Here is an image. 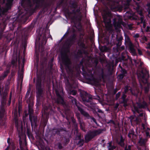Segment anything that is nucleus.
<instances>
[{
  "label": "nucleus",
  "mask_w": 150,
  "mask_h": 150,
  "mask_svg": "<svg viewBox=\"0 0 150 150\" xmlns=\"http://www.w3.org/2000/svg\"><path fill=\"white\" fill-rule=\"evenodd\" d=\"M125 15L128 19L131 20H135L137 19V16L134 14L131 10L127 11Z\"/></svg>",
  "instance_id": "24"
},
{
  "label": "nucleus",
  "mask_w": 150,
  "mask_h": 150,
  "mask_svg": "<svg viewBox=\"0 0 150 150\" xmlns=\"http://www.w3.org/2000/svg\"><path fill=\"white\" fill-rule=\"evenodd\" d=\"M84 143V140L83 139H81L80 140H79L78 143H77V144L79 145L81 147L82 146Z\"/></svg>",
  "instance_id": "38"
},
{
  "label": "nucleus",
  "mask_w": 150,
  "mask_h": 150,
  "mask_svg": "<svg viewBox=\"0 0 150 150\" xmlns=\"http://www.w3.org/2000/svg\"><path fill=\"white\" fill-rule=\"evenodd\" d=\"M69 139L67 138H65L64 142V145H67L69 142Z\"/></svg>",
  "instance_id": "49"
},
{
  "label": "nucleus",
  "mask_w": 150,
  "mask_h": 150,
  "mask_svg": "<svg viewBox=\"0 0 150 150\" xmlns=\"http://www.w3.org/2000/svg\"><path fill=\"white\" fill-rule=\"evenodd\" d=\"M12 4L7 2L6 4V8L0 6V17H2L6 15V13L11 8Z\"/></svg>",
  "instance_id": "18"
},
{
  "label": "nucleus",
  "mask_w": 150,
  "mask_h": 150,
  "mask_svg": "<svg viewBox=\"0 0 150 150\" xmlns=\"http://www.w3.org/2000/svg\"><path fill=\"white\" fill-rule=\"evenodd\" d=\"M13 122L15 123L16 128L17 130H18L20 128V125L19 124V121L17 116V111H15L14 113V117L13 120Z\"/></svg>",
  "instance_id": "27"
},
{
  "label": "nucleus",
  "mask_w": 150,
  "mask_h": 150,
  "mask_svg": "<svg viewBox=\"0 0 150 150\" xmlns=\"http://www.w3.org/2000/svg\"><path fill=\"white\" fill-rule=\"evenodd\" d=\"M52 135L55 136L57 135L59 136H62V134L63 132H66V129L65 128L61 127L60 128L54 127L51 130Z\"/></svg>",
  "instance_id": "17"
},
{
  "label": "nucleus",
  "mask_w": 150,
  "mask_h": 150,
  "mask_svg": "<svg viewBox=\"0 0 150 150\" xmlns=\"http://www.w3.org/2000/svg\"><path fill=\"white\" fill-rule=\"evenodd\" d=\"M133 37L135 38H138L139 37V33H136L134 35Z\"/></svg>",
  "instance_id": "62"
},
{
  "label": "nucleus",
  "mask_w": 150,
  "mask_h": 150,
  "mask_svg": "<svg viewBox=\"0 0 150 150\" xmlns=\"http://www.w3.org/2000/svg\"><path fill=\"white\" fill-rule=\"evenodd\" d=\"M121 94V92H119L117 93L116 94L115 99L116 100H117L120 97Z\"/></svg>",
  "instance_id": "46"
},
{
  "label": "nucleus",
  "mask_w": 150,
  "mask_h": 150,
  "mask_svg": "<svg viewBox=\"0 0 150 150\" xmlns=\"http://www.w3.org/2000/svg\"><path fill=\"white\" fill-rule=\"evenodd\" d=\"M137 106L134 107V110L138 113H139L142 111V108H145L147 107L148 105L146 102L143 101L142 103H137Z\"/></svg>",
  "instance_id": "13"
},
{
  "label": "nucleus",
  "mask_w": 150,
  "mask_h": 150,
  "mask_svg": "<svg viewBox=\"0 0 150 150\" xmlns=\"http://www.w3.org/2000/svg\"><path fill=\"white\" fill-rule=\"evenodd\" d=\"M52 64H51L50 65V70L48 72V74L49 75H52Z\"/></svg>",
  "instance_id": "52"
},
{
  "label": "nucleus",
  "mask_w": 150,
  "mask_h": 150,
  "mask_svg": "<svg viewBox=\"0 0 150 150\" xmlns=\"http://www.w3.org/2000/svg\"><path fill=\"white\" fill-rule=\"evenodd\" d=\"M127 41L125 40V42L128 44L129 52L132 54V55L137 56V53L136 50L134 48V45L131 41L129 37H127Z\"/></svg>",
  "instance_id": "16"
},
{
  "label": "nucleus",
  "mask_w": 150,
  "mask_h": 150,
  "mask_svg": "<svg viewBox=\"0 0 150 150\" xmlns=\"http://www.w3.org/2000/svg\"><path fill=\"white\" fill-rule=\"evenodd\" d=\"M103 131V129H98L88 132L85 136V139L86 143H88L94 137L102 133Z\"/></svg>",
  "instance_id": "9"
},
{
  "label": "nucleus",
  "mask_w": 150,
  "mask_h": 150,
  "mask_svg": "<svg viewBox=\"0 0 150 150\" xmlns=\"http://www.w3.org/2000/svg\"><path fill=\"white\" fill-rule=\"evenodd\" d=\"M64 0H61L60 1L57 3L58 6H61L64 3Z\"/></svg>",
  "instance_id": "54"
},
{
  "label": "nucleus",
  "mask_w": 150,
  "mask_h": 150,
  "mask_svg": "<svg viewBox=\"0 0 150 150\" xmlns=\"http://www.w3.org/2000/svg\"><path fill=\"white\" fill-rule=\"evenodd\" d=\"M117 42L116 43V45L117 47H120L122 45V42L117 40Z\"/></svg>",
  "instance_id": "55"
},
{
  "label": "nucleus",
  "mask_w": 150,
  "mask_h": 150,
  "mask_svg": "<svg viewBox=\"0 0 150 150\" xmlns=\"http://www.w3.org/2000/svg\"><path fill=\"white\" fill-rule=\"evenodd\" d=\"M112 142H110L108 143V146L107 147L108 149V150H114L116 148V146L114 145H112Z\"/></svg>",
  "instance_id": "30"
},
{
  "label": "nucleus",
  "mask_w": 150,
  "mask_h": 150,
  "mask_svg": "<svg viewBox=\"0 0 150 150\" xmlns=\"http://www.w3.org/2000/svg\"><path fill=\"white\" fill-rule=\"evenodd\" d=\"M133 130H131L129 131L128 133V136L129 138H131V135H132L133 137L134 136H136V135L135 134Z\"/></svg>",
  "instance_id": "34"
},
{
  "label": "nucleus",
  "mask_w": 150,
  "mask_h": 150,
  "mask_svg": "<svg viewBox=\"0 0 150 150\" xmlns=\"http://www.w3.org/2000/svg\"><path fill=\"white\" fill-rule=\"evenodd\" d=\"M124 150H131V146L129 145L127 147V145H126L125 147Z\"/></svg>",
  "instance_id": "51"
},
{
  "label": "nucleus",
  "mask_w": 150,
  "mask_h": 150,
  "mask_svg": "<svg viewBox=\"0 0 150 150\" xmlns=\"http://www.w3.org/2000/svg\"><path fill=\"white\" fill-rule=\"evenodd\" d=\"M27 127V134H29V133H31V129L30 127H28V125H26Z\"/></svg>",
  "instance_id": "48"
},
{
  "label": "nucleus",
  "mask_w": 150,
  "mask_h": 150,
  "mask_svg": "<svg viewBox=\"0 0 150 150\" xmlns=\"http://www.w3.org/2000/svg\"><path fill=\"white\" fill-rule=\"evenodd\" d=\"M103 22L106 26L110 27L111 21L110 18H108L106 15L103 17Z\"/></svg>",
  "instance_id": "26"
},
{
  "label": "nucleus",
  "mask_w": 150,
  "mask_h": 150,
  "mask_svg": "<svg viewBox=\"0 0 150 150\" xmlns=\"http://www.w3.org/2000/svg\"><path fill=\"white\" fill-rule=\"evenodd\" d=\"M144 16H142V17H141L140 18V20L141 21L140 23H143L146 22V20L144 19Z\"/></svg>",
  "instance_id": "43"
},
{
  "label": "nucleus",
  "mask_w": 150,
  "mask_h": 150,
  "mask_svg": "<svg viewBox=\"0 0 150 150\" xmlns=\"http://www.w3.org/2000/svg\"><path fill=\"white\" fill-rule=\"evenodd\" d=\"M127 54L123 53H122L121 56L116 59V62L117 63L118 62H125V63L127 64L128 60V58L126 57Z\"/></svg>",
  "instance_id": "23"
},
{
  "label": "nucleus",
  "mask_w": 150,
  "mask_h": 150,
  "mask_svg": "<svg viewBox=\"0 0 150 150\" xmlns=\"http://www.w3.org/2000/svg\"><path fill=\"white\" fill-rule=\"evenodd\" d=\"M108 123H112L113 124H115V122L113 120H111L108 122Z\"/></svg>",
  "instance_id": "63"
},
{
  "label": "nucleus",
  "mask_w": 150,
  "mask_h": 150,
  "mask_svg": "<svg viewBox=\"0 0 150 150\" xmlns=\"http://www.w3.org/2000/svg\"><path fill=\"white\" fill-rule=\"evenodd\" d=\"M50 104H49L48 105H46L44 107V111L42 114V117L45 119L44 125L45 126L46 125L47 121L48 119L49 115H53L54 113V107L53 108Z\"/></svg>",
  "instance_id": "6"
},
{
  "label": "nucleus",
  "mask_w": 150,
  "mask_h": 150,
  "mask_svg": "<svg viewBox=\"0 0 150 150\" xmlns=\"http://www.w3.org/2000/svg\"><path fill=\"white\" fill-rule=\"evenodd\" d=\"M76 139L77 140H80L81 139V135L80 134H79V133L78 134H76Z\"/></svg>",
  "instance_id": "50"
},
{
  "label": "nucleus",
  "mask_w": 150,
  "mask_h": 150,
  "mask_svg": "<svg viewBox=\"0 0 150 150\" xmlns=\"http://www.w3.org/2000/svg\"><path fill=\"white\" fill-rule=\"evenodd\" d=\"M121 70V72L122 74L125 75V76H126V75L127 74V71L126 69H125L122 68V67H120Z\"/></svg>",
  "instance_id": "37"
},
{
  "label": "nucleus",
  "mask_w": 150,
  "mask_h": 150,
  "mask_svg": "<svg viewBox=\"0 0 150 150\" xmlns=\"http://www.w3.org/2000/svg\"><path fill=\"white\" fill-rule=\"evenodd\" d=\"M77 118L79 120V124L80 125V128L83 131H85V123H84L83 121L82 120L80 117H79L78 116L77 117Z\"/></svg>",
  "instance_id": "29"
},
{
  "label": "nucleus",
  "mask_w": 150,
  "mask_h": 150,
  "mask_svg": "<svg viewBox=\"0 0 150 150\" xmlns=\"http://www.w3.org/2000/svg\"><path fill=\"white\" fill-rule=\"evenodd\" d=\"M135 116H133L131 115L129 117V118L130 119V122H132V121H133V120H134L135 121H137V118H136L135 120H134V119L135 118Z\"/></svg>",
  "instance_id": "45"
},
{
  "label": "nucleus",
  "mask_w": 150,
  "mask_h": 150,
  "mask_svg": "<svg viewBox=\"0 0 150 150\" xmlns=\"http://www.w3.org/2000/svg\"><path fill=\"white\" fill-rule=\"evenodd\" d=\"M77 42H78L77 44L79 49L85 50L87 49V47L84 43L85 41L83 37L80 38L77 41Z\"/></svg>",
  "instance_id": "20"
},
{
  "label": "nucleus",
  "mask_w": 150,
  "mask_h": 150,
  "mask_svg": "<svg viewBox=\"0 0 150 150\" xmlns=\"http://www.w3.org/2000/svg\"><path fill=\"white\" fill-rule=\"evenodd\" d=\"M81 69L83 71L82 74L86 79L90 82L95 81V79L91 70H89L87 67H84L83 65Z\"/></svg>",
  "instance_id": "7"
},
{
  "label": "nucleus",
  "mask_w": 150,
  "mask_h": 150,
  "mask_svg": "<svg viewBox=\"0 0 150 150\" xmlns=\"http://www.w3.org/2000/svg\"><path fill=\"white\" fill-rule=\"evenodd\" d=\"M18 78L20 79H23V74L22 73H19L18 74Z\"/></svg>",
  "instance_id": "57"
},
{
  "label": "nucleus",
  "mask_w": 150,
  "mask_h": 150,
  "mask_svg": "<svg viewBox=\"0 0 150 150\" xmlns=\"http://www.w3.org/2000/svg\"><path fill=\"white\" fill-rule=\"evenodd\" d=\"M127 96L125 93L122 94V97L119 99V103L120 104H123V106L126 107L128 106V99L126 98Z\"/></svg>",
  "instance_id": "21"
},
{
  "label": "nucleus",
  "mask_w": 150,
  "mask_h": 150,
  "mask_svg": "<svg viewBox=\"0 0 150 150\" xmlns=\"http://www.w3.org/2000/svg\"><path fill=\"white\" fill-rule=\"evenodd\" d=\"M48 34V31L45 30H43L42 32L40 31L38 35L37 36L36 40H38V42H40V39H41V47L42 48V52L44 51L43 45H45L46 43L47 39L46 36Z\"/></svg>",
  "instance_id": "8"
},
{
  "label": "nucleus",
  "mask_w": 150,
  "mask_h": 150,
  "mask_svg": "<svg viewBox=\"0 0 150 150\" xmlns=\"http://www.w3.org/2000/svg\"><path fill=\"white\" fill-rule=\"evenodd\" d=\"M27 8L25 9V13L20 11L18 14L19 16L21 19H26L27 16L26 13L28 12L31 13H34L38 9L42 8L38 13L39 15L43 14L48 10V7L51 5L50 3L45 2V0H33V3L31 0H25Z\"/></svg>",
  "instance_id": "1"
},
{
  "label": "nucleus",
  "mask_w": 150,
  "mask_h": 150,
  "mask_svg": "<svg viewBox=\"0 0 150 150\" xmlns=\"http://www.w3.org/2000/svg\"><path fill=\"white\" fill-rule=\"evenodd\" d=\"M138 53L140 55H142V51L139 49H137Z\"/></svg>",
  "instance_id": "59"
},
{
  "label": "nucleus",
  "mask_w": 150,
  "mask_h": 150,
  "mask_svg": "<svg viewBox=\"0 0 150 150\" xmlns=\"http://www.w3.org/2000/svg\"><path fill=\"white\" fill-rule=\"evenodd\" d=\"M5 21L4 23L3 24L2 26L0 27V39H1L2 37H5L4 35V31L5 29L6 26L5 24Z\"/></svg>",
  "instance_id": "28"
},
{
  "label": "nucleus",
  "mask_w": 150,
  "mask_h": 150,
  "mask_svg": "<svg viewBox=\"0 0 150 150\" xmlns=\"http://www.w3.org/2000/svg\"><path fill=\"white\" fill-rule=\"evenodd\" d=\"M72 125L77 124L76 120L74 118L72 119Z\"/></svg>",
  "instance_id": "58"
},
{
  "label": "nucleus",
  "mask_w": 150,
  "mask_h": 150,
  "mask_svg": "<svg viewBox=\"0 0 150 150\" xmlns=\"http://www.w3.org/2000/svg\"><path fill=\"white\" fill-rule=\"evenodd\" d=\"M146 32H150V27L147 26L146 29Z\"/></svg>",
  "instance_id": "64"
},
{
  "label": "nucleus",
  "mask_w": 150,
  "mask_h": 150,
  "mask_svg": "<svg viewBox=\"0 0 150 150\" xmlns=\"http://www.w3.org/2000/svg\"><path fill=\"white\" fill-rule=\"evenodd\" d=\"M17 60V58L16 57V59H13L11 61V64L12 65H13V67H17L16 62Z\"/></svg>",
  "instance_id": "36"
},
{
  "label": "nucleus",
  "mask_w": 150,
  "mask_h": 150,
  "mask_svg": "<svg viewBox=\"0 0 150 150\" xmlns=\"http://www.w3.org/2000/svg\"><path fill=\"white\" fill-rule=\"evenodd\" d=\"M13 37V35L11 34H9L7 36V38L8 40H11Z\"/></svg>",
  "instance_id": "53"
},
{
  "label": "nucleus",
  "mask_w": 150,
  "mask_h": 150,
  "mask_svg": "<svg viewBox=\"0 0 150 150\" xmlns=\"http://www.w3.org/2000/svg\"><path fill=\"white\" fill-rule=\"evenodd\" d=\"M117 41L122 42V40L123 39V38L122 37H120L119 38H116Z\"/></svg>",
  "instance_id": "60"
},
{
  "label": "nucleus",
  "mask_w": 150,
  "mask_h": 150,
  "mask_svg": "<svg viewBox=\"0 0 150 150\" xmlns=\"http://www.w3.org/2000/svg\"><path fill=\"white\" fill-rule=\"evenodd\" d=\"M76 40V35L74 33L66 41L60 52L62 63L65 65L68 73L72 75L73 74L74 69L70 65L71 62L67 57V53L69 52L71 47Z\"/></svg>",
  "instance_id": "2"
},
{
  "label": "nucleus",
  "mask_w": 150,
  "mask_h": 150,
  "mask_svg": "<svg viewBox=\"0 0 150 150\" xmlns=\"http://www.w3.org/2000/svg\"><path fill=\"white\" fill-rule=\"evenodd\" d=\"M72 127L74 130L76 132V134H78L79 132V129L77 123L75 124L72 125Z\"/></svg>",
  "instance_id": "33"
},
{
  "label": "nucleus",
  "mask_w": 150,
  "mask_h": 150,
  "mask_svg": "<svg viewBox=\"0 0 150 150\" xmlns=\"http://www.w3.org/2000/svg\"><path fill=\"white\" fill-rule=\"evenodd\" d=\"M5 112L4 108L1 107L0 110V126H4L5 125V122L2 120V118L5 114Z\"/></svg>",
  "instance_id": "22"
},
{
  "label": "nucleus",
  "mask_w": 150,
  "mask_h": 150,
  "mask_svg": "<svg viewBox=\"0 0 150 150\" xmlns=\"http://www.w3.org/2000/svg\"><path fill=\"white\" fill-rule=\"evenodd\" d=\"M29 119L30 120L32 127L35 126V127L37 126V117L35 116L29 115Z\"/></svg>",
  "instance_id": "25"
},
{
  "label": "nucleus",
  "mask_w": 150,
  "mask_h": 150,
  "mask_svg": "<svg viewBox=\"0 0 150 150\" xmlns=\"http://www.w3.org/2000/svg\"><path fill=\"white\" fill-rule=\"evenodd\" d=\"M129 86L127 85L125 86L124 88V93H125L126 94L129 91Z\"/></svg>",
  "instance_id": "41"
},
{
  "label": "nucleus",
  "mask_w": 150,
  "mask_h": 150,
  "mask_svg": "<svg viewBox=\"0 0 150 150\" xmlns=\"http://www.w3.org/2000/svg\"><path fill=\"white\" fill-rule=\"evenodd\" d=\"M86 52L85 50L81 49L80 50H79L78 53L81 55H82L83 54H85Z\"/></svg>",
  "instance_id": "40"
},
{
  "label": "nucleus",
  "mask_w": 150,
  "mask_h": 150,
  "mask_svg": "<svg viewBox=\"0 0 150 150\" xmlns=\"http://www.w3.org/2000/svg\"><path fill=\"white\" fill-rule=\"evenodd\" d=\"M125 76V75H124L123 74H120L119 75V76L120 77V79H122L124 76Z\"/></svg>",
  "instance_id": "61"
},
{
  "label": "nucleus",
  "mask_w": 150,
  "mask_h": 150,
  "mask_svg": "<svg viewBox=\"0 0 150 150\" xmlns=\"http://www.w3.org/2000/svg\"><path fill=\"white\" fill-rule=\"evenodd\" d=\"M124 23L121 19L115 18L113 19V25L116 29L122 28L121 25H123Z\"/></svg>",
  "instance_id": "19"
},
{
  "label": "nucleus",
  "mask_w": 150,
  "mask_h": 150,
  "mask_svg": "<svg viewBox=\"0 0 150 150\" xmlns=\"http://www.w3.org/2000/svg\"><path fill=\"white\" fill-rule=\"evenodd\" d=\"M57 146L58 149H61L63 148V147L62 145V144L60 142H58L57 143Z\"/></svg>",
  "instance_id": "44"
},
{
  "label": "nucleus",
  "mask_w": 150,
  "mask_h": 150,
  "mask_svg": "<svg viewBox=\"0 0 150 150\" xmlns=\"http://www.w3.org/2000/svg\"><path fill=\"white\" fill-rule=\"evenodd\" d=\"M138 143L140 144V146H142L143 145H144L145 144V142L144 139H142L141 138L139 140L138 142Z\"/></svg>",
  "instance_id": "35"
},
{
  "label": "nucleus",
  "mask_w": 150,
  "mask_h": 150,
  "mask_svg": "<svg viewBox=\"0 0 150 150\" xmlns=\"http://www.w3.org/2000/svg\"><path fill=\"white\" fill-rule=\"evenodd\" d=\"M27 127V134H29V133H31V129L30 127H28V125H26Z\"/></svg>",
  "instance_id": "47"
},
{
  "label": "nucleus",
  "mask_w": 150,
  "mask_h": 150,
  "mask_svg": "<svg viewBox=\"0 0 150 150\" xmlns=\"http://www.w3.org/2000/svg\"><path fill=\"white\" fill-rule=\"evenodd\" d=\"M34 23H32L27 28H25L23 29H22L20 26H18L16 31L15 32L16 34L17 35L18 37H21L23 40V42H24V49L27 46L26 42H27V38L29 35V33L32 30L34 26L36 21H33Z\"/></svg>",
  "instance_id": "5"
},
{
  "label": "nucleus",
  "mask_w": 150,
  "mask_h": 150,
  "mask_svg": "<svg viewBox=\"0 0 150 150\" xmlns=\"http://www.w3.org/2000/svg\"><path fill=\"white\" fill-rule=\"evenodd\" d=\"M67 83L68 85L70 87H72V85L70 83L69 80L68 79H67Z\"/></svg>",
  "instance_id": "56"
},
{
  "label": "nucleus",
  "mask_w": 150,
  "mask_h": 150,
  "mask_svg": "<svg viewBox=\"0 0 150 150\" xmlns=\"http://www.w3.org/2000/svg\"><path fill=\"white\" fill-rule=\"evenodd\" d=\"M30 90H31V88L30 87L28 88V89L27 92H26V94L25 96V98H28V97L29 96V94L30 93Z\"/></svg>",
  "instance_id": "39"
},
{
  "label": "nucleus",
  "mask_w": 150,
  "mask_h": 150,
  "mask_svg": "<svg viewBox=\"0 0 150 150\" xmlns=\"http://www.w3.org/2000/svg\"><path fill=\"white\" fill-rule=\"evenodd\" d=\"M80 94L82 102L88 108L93 110L95 114L97 115L99 118H101L103 115V112L101 110L96 107V104L93 102L92 97L83 91H81Z\"/></svg>",
  "instance_id": "3"
},
{
  "label": "nucleus",
  "mask_w": 150,
  "mask_h": 150,
  "mask_svg": "<svg viewBox=\"0 0 150 150\" xmlns=\"http://www.w3.org/2000/svg\"><path fill=\"white\" fill-rule=\"evenodd\" d=\"M68 7L71 10V11H68L67 14L69 16L71 14H73L71 19L74 23H75L77 20L80 21L81 20L80 7H79L78 3L74 0L70 1L69 2Z\"/></svg>",
  "instance_id": "4"
},
{
  "label": "nucleus",
  "mask_w": 150,
  "mask_h": 150,
  "mask_svg": "<svg viewBox=\"0 0 150 150\" xmlns=\"http://www.w3.org/2000/svg\"><path fill=\"white\" fill-rule=\"evenodd\" d=\"M69 95L68 97L69 99L71 100V103L73 104H75L76 106V104H77L79 105H82L81 104H79V103H77L76 99L71 96V95L74 96L76 95L77 93V91L76 90L74 89H70L69 91Z\"/></svg>",
  "instance_id": "15"
},
{
  "label": "nucleus",
  "mask_w": 150,
  "mask_h": 150,
  "mask_svg": "<svg viewBox=\"0 0 150 150\" xmlns=\"http://www.w3.org/2000/svg\"><path fill=\"white\" fill-rule=\"evenodd\" d=\"M11 45L14 48L18 46L17 42L16 41L12 42L11 44Z\"/></svg>",
  "instance_id": "42"
},
{
  "label": "nucleus",
  "mask_w": 150,
  "mask_h": 150,
  "mask_svg": "<svg viewBox=\"0 0 150 150\" xmlns=\"http://www.w3.org/2000/svg\"><path fill=\"white\" fill-rule=\"evenodd\" d=\"M124 141V139L122 136H121L120 141L118 143V144L122 147H124L125 145Z\"/></svg>",
  "instance_id": "31"
},
{
  "label": "nucleus",
  "mask_w": 150,
  "mask_h": 150,
  "mask_svg": "<svg viewBox=\"0 0 150 150\" xmlns=\"http://www.w3.org/2000/svg\"><path fill=\"white\" fill-rule=\"evenodd\" d=\"M42 80L41 78L38 77L36 82V87L37 96L38 97H42L43 91L42 88Z\"/></svg>",
  "instance_id": "12"
},
{
  "label": "nucleus",
  "mask_w": 150,
  "mask_h": 150,
  "mask_svg": "<svg viewBox=\"0 0 150 150\" xmlns=\"http://www.w3.org/2000/svg\"><path fill=\"white\" fill-rule=\"evenodd\" d=\"M137 106L134 107V110L138 113H139L142 111V108H145L147 107L148 105L146 102L143 101L142 103H137Z\"/></svg>",
  "instance_id": "14"
},
{
  "label": "nucleus",
  "mask_w": 150,
  "mask_h": 150,
  "mask_svg": "<svg viewBox=\"0 0 150 150\" xmlns=\"http://www.w3.org/2000/svg\"><path fill=\"white\" fill-rule=\"evenodd\" d=\"M76 105V106L78 110L80 112L81 114L86 119H91L95 123H96V120L94 117H91L87 112L85 111L83 108L82 105Z\"/></svg>",
  "instance_id": "11"
},
{
  "label": "nucleus",
  "mask_w": 150,
  "mask_h": 150,
  "mask_svg": "<svg viewBox=\"0 0 150 150\" xmlns=\"http://www.w3.org/2000/svg\"><path fill=\"white\" fill-rule=\"evenodd\" d=\"M55 93L57 96V103L58 104L64 105L65 104V102L63 98L64 93L63 90L59 88L56 89Z\"/></svg>",
  "instance_id": "10"
},
{
  "label": "nucleus",
  "mask_w": 150,
  "mask_h": 150,
  "mask_svg": "<svg viewBox=\"0 0 150 150\" xmlns=\"http://www.w3.org/2000/svg\"><path fill=\"white\" fill-rule=\"evenodd\" d=\"M28 114L30 115H32L33 113V109L32 107L30 104L28 105Z\"/></svg>",
  "instance_id": "32"
}]
</instances>
